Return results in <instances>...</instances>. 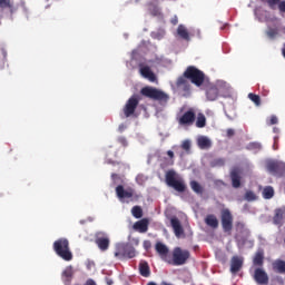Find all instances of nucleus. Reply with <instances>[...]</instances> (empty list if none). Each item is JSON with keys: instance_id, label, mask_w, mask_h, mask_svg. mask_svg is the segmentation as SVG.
Returning a JSON list of instances; mask_svg holds the SVG:
<instances>
[{"instance_id": "de8ad7c7", "label": "nucleus", "mask_w": 285, "mask_h": 285, "mask_svg": "<svg viewBox=\"0 0 285 285\" xmlns=\"http://www.w3.org/2000/svg\"><path fill=\"white\" fill-rule=\"evenodd\" d=\"M118 141L121 144V146H128V140H126V137L118 138Z\"/></svg>"}, {"instance_id": "6ab92c4d", "label": "nucleus", "mask_w": 285, "mask_h": 285, "mask_svg": "<svg viewBox=\"0 0 285 285\" xmlns=\"http://www.w3.org/2000/svg\"><path fill=\"white\" fill-rule=\"evenodd\" d=\"M148 218H142L134 224V230L137 233H148Z\"/></svg>"}, {"instance_id": "39448f33", "label": "nucleus", "mask_w": 285, "mask_h": 285, "mask_svg": "<svg viewBox=\"0 0 285 285\" xmlns=\"http://www.w3.org/2000/svg\"><path fill=\"white\" fill-rule=\"evenodd\" d=\"M165 181L166 185L169 186V188H174L176 193H186V189L188 188L186 186V181H184L181 178H177V171L174 169L166 171Z\"/></svg>"}, {"instance_id": "f03ea898", "label": "nucleus", "mask_w": 285, "mask_h": 285, "mask_svg": "<svg viewBox=\"0 0 285 285\" xmlns=\"http://www.w3.org/2000/svg\"><path fill=\"white\" fill-rule=\"evenodd\" d=\"M116 197L121 202L122 204H130V202H138L141 199V194H137L135 191V188L127 187L124 188V185H118L116 187Z\"/></svg>"}, {"instance_id": "9d476101", "label": "nucleus", "mask_w": 285, "mask_h": 285, "mask_svg": "<svg viewBox=\"0 0 285 285\" xmlns=\"http://www.w3.org/2000/svg\"><path fill=\"white\" fill-rule=\"evenodd\" d=\"M195 119H197V115L195 114L194 109H189L181 116L177 117L179 126H193V124H195Z\"/></svg>"}, {"instance_id": "0eeeda50", "label": "nucleus", "mask_w": 285, "mask_h": 285, "mask_svg": "<svg viewBox=\"0 0 285 285\" xmlns=\"http://www.w3.org/2000/svg\"><path fill=\"white\" fill-rule=\"evenodd\" d=\"M233 223H234V217L230 209L223 208L220 210V224H222L223 233H226L227 235H232Z\"/></svg>"}, {"instance_id": "aec40b11", "label": "nucleus", "mask_w": 285, "mask_h": 285, "mask_svg": "<svg viewBox=\"0 0 285 285\" xmlns=\"http://www.w3.org/2000/svg\"><path fill=\"white\" fill-rule=\"evenodd\" d=\"M155 248L158 255L160 256V258L163 259V262H166V259L170 257L168 256V247L165 244L156 243Z\"/></svg>"}, {"instance_id": "09e8293b", "label": "nucleus", "mask_w": 285, "mask_h": 285, "mask_svg": "<svg viewBox=\"0 0 285 285\" xmlns=\"http://www.w3.org/2000/svg\"><path fill=\"white\" fill-rule=\"evenodd\" d=\"M246 230H248L246 228V224H244V222H240V235H244V233H246Z\"/></svg>"}, {"instance_id": "4be33fe9", "label": "nucleus", "mask_w": 285, "mask_h": 285, "mask_svg": "<svg viewBox=\"0 0 285 285\" xmlns=\"http://www.w3.org/2000/svg\"><path fill=\"white\" fill-rule=\"evenodd\" d=\"M197 146L200 150H208L213 146V142L206 136H200L197 139Z\"/></svg>"}, {"instance_id": "37998d69", "label": "nucleus", "mask_w": 285, "mask_h": 285, "mask_svg": "<svg viewBox=\"0 0 285 285\" xmlns=\"http://www.w3.org/2000/svg\"><path fill=\"white\" fill-rule=\"evenodd\" d=\"M0 8H12L11 0H0Z\"/></svg>"}, {"instance_id": "6e6552de", "label": "nucleus", "mask_w": 285, "mask_h": 285, "mask_svg": "<svg viewBox=\"0 0 285 285\" xmlns=\"http://www.w3.org/2000/svg\"><path fill=\"white\" fill-rule=\"evenodd\" d=\"M95 244L98 246L99 250L106 253L110 248V237L105 232H98L95 235Z\"/></svg>"}, {"instance_id": "473e14b6", "label": "nucleus", "mask_w": 285, "mask_h": 285, "mask_svg": "<svg viewBox=\"0 0 285 285\" xmlns=\"http://www.w3.org/2000/svg\"><path fill=\"white\" fill-rule=\"evenodd\" d=\"M137 252L135 250V247L130 244H126L125 247V257H128V259H132V257H136Z\"/></svg>"}, {"instance_id": "58836bf2", "label": "nucleus", "mask_w": 285, "mask_h": 285, "mask_svg": "<svg viewBox=\"0 0 285 285\" xmlns=\"http://www.w3.org/2000/svg\"><path fill=\"white\" fill-rule=\"evenodd\" d=\"M245 199L246 202H255L257 199V195H255V193L252 190H247L245 193Z\"/></svg>"}, {"instance_id": "c9c22d12", "label": "nucleus", "mask_w": 285, "mask_h": 285, "mask_svg": "<svg viewBox=\"0 0 285 285\" xmlns=\"http://www.w3.org/2000/svg\"><path fill=\"white\" fill-rule=\"evenodd\" d=\"M210 166L213 168H222L223 166H226V159L224 158H216L210 163Z\"/></svg>"}, {"instance_id": "49530a36", "label": "nucleus", "mask_w": 285, "mask_h": 285, "mask_svg": "<svg viewBox=\"0 0 285 285\" xmlns=\"http://www.w3.org/2000/svg\"><path fill=\"white\" fill-rule=\"evenodd\" d=\"M226 135H227L228 138L235 137V129H232V128L227 129Z\"/></svg>"}, {"instance_id": "c85d7f7f", "label": "nucleus", "mask_w": 285, "mask_h": 285, "mask_svg": "<svg viewBox=\"0 0 285 285\" xmlns=\"http://www.w3.org/2000/svg\"><path fill=\"white\" fill-rule=\"evenodd\" d=\"M267 168L269 173H273L274 175H279L282 168H284V165L282 163H269L267 165Z\"/></svg>"}, {"instance_id": "a878e982", "label": "nucleus", "mask_w": 285, "mask_h": 285, "mask_svg": "<svg viewBox=\"0 0 285 285\" xmlns=\"http://www.w3.org/2000/svg\"><path fill=\"white\" fill-rule=\"evenodd\" d=\"M273 271L279 273L281 275L285 274V262L282 259H276L273 264Z\"/></svg>"}, {"instance_id": "f257e3e1", "label": "nucleus", "mask_w": 285, "mask_h": 285, "mask_svg": "<svg viewBox=\"0 0 285 285\" xmlns=\"http://www.w3.org/2000/svg\"><path fill=\"white\" fill-rule=\"evenodd\" d=\"M140 95L146 97V99H151V101H159V104H168V100L170 99L168 94L153 86L142 87L140 89Z\"/></svg>"}, {"instance_id": "a19ab883", "label": "nucleus", "mask_w": 285, "mask_h": 285, "mask_svg": "<svg viewBox=\"0 0 285 285\" xmlns=\"http://www.w3.org/2000/svg\"><path fill=\"white\" fill-rule=\"evenodd\" d=\"M190 140H184L180 145L181 149L185 150L187 154L190 153Z\"/></svg>"}, {"instance_id": "a18cd8bd", "label": "nucleus", "mask_w": 285, "mask_h": 285, "mask_svg": "<svg viewBox=\"0 0 285 285\" xmlns=\"http://www.w3.org/2000/svg\"><path fill=\"white\" fill-rule=\"evenodd\" d=\"M167 155L171 159L170 160V166H173L175 164V160H173V159H175V153L173 150H168Z\"/></svg>"}, {"instance_id": "ddd939ff", "label": "nucleus", "mask_w": 285, "mask_h": 285, "mask_svg": "<svg viewBox=\"0 0 285 285\" xmlns=\"http://www.w3.org/2000/svg\"><path fill=\"white\" fill-rule=\"evenodd\" d=\"M176 87L178 90H183V92H190V81H188V78L183 73V76L178 77L176 81Z\"/></svg>"}, {"instance_id": "9b49d317", "label": "nucleus", "mask_w": 285, "mask_h": 285, "mask_svg": "<svg viewBox=\"0 0 285 285\" xmlns=\"http://www.w3.org/2000/svg\"><path fill=\"white\" fill-rule=\"evenodd\" d=\"M229 177L232 179L233 188H240L242 187V170L239 167H234L229 171Z\"/></svg>"}, {"instance_id": "72a5a7b5", "label": "nucleus", "mask_w": 285, "mask_h": 285, "mask_svg": "<svg viewBox=\"0 0 285 285\" xmlns=\"http://www.w3.org/2000/svg\"><path fill=\"white\" fill-rule=\"evenodd\" d=\"M131 215L132 217H135L136 219H141L144 217V209H141L140 206H134L131 208Z\"/></svg>"}, {"instance_id": "a211bd4d", "label": "nucleus", "mask_w": 285, "mask_h": 285, "mask_svg": "<svg viewBox=\"0 0 285 285\" xmlns=\"http://www.w3.org/2000/svg\"><path fill=\"white\" fill-rule=\"evenodd\" d=\"M285 207L275 209V215L273 217V224L276 226H282L284 224Z\"/></svg>"}, {"instance_id": "f3484780", "label": "nucleus", "mask_w": 285, "mask_h": 285, "mask_svg": "<svg viewBox=\"0 0 285 285\" xmlns=\"http://www.w3.org/2000/svg\"><path fill=\"white\" fill-rule=\"evenodd\" d=\"M139 72L141 77H144L145 79H148L151 82L157 81V76H155V72H153L150 67L140 65Z\"/></svg>"}, {"instance_id": "b1692460", "label": "nucleus", "mask_w": 285, "mask_h": 285, "mask_svg": "<svg viewBox=\"0 0 285 285\" xmlns=\"http://www.w3.org/2000/svg\"><path fill=\"white\" fill-rule=\"evenodd\" d=\"M177 35L180 37V39H184V41H190V33L188 32V29L184 27V24L178 26Z\"/></svg>"}, {"instance_id": "cd10ccee", "label": "nucleus", "mask_w": 285, "mask_h": 285, "mask_svg": "<svg viewBox=\"0 0 285 285\" xmlns=\"http://www.w3.org/2000/svg\"><path fill=\"white\" fill-rule=\"evenodd\" d=\"M254 266H264V249H258L253 259Z\"/></svg>"}, {"instance_id": "4468645a", "label": "nucleus", "mask_w": 285, "mask_h": 285, "mask_svg": "<svg viewBox=\"0 0 285 285\" xmlns=\"http://www.w3.org/2000/svg\"><path fill=\"white\" fill-rule=\"evenodd\" d=\"M170 225L176 237H181V235H184V227L181 226V222L179 218H177V216H173L170 218Z\"/></svg>"}, {"instance_id": "5701e85b", "label": "nucleus", "mask_w": 285, "mask_h": 285, "mask_svg": "<svg viewBox=\"0 0 285 285\" xmlns=\"http://www.w3.org/2000/svg\"><path fill=\"white\" fill-rule=\"evenodd\" d=\"M138 268L141 277H150V265H148V262L141 261Z\"/></svg>"}, {"instance_id": "423d86ee", "label": "nucleus", "mask_w": 285, "mask_h": 285, "mask_svg": "<svg viewBox=\"0 0 285 285\" xmlns=\"http://www.w3.org/2000/svg\"><path fill=\"white\" fill-rule=\"evenodd\" d=\"M185 77H187L189 79V81H191V83H194L195 86H203L204 85V80L206 79V75L204 73V71L197 69L196 67H188L185 70Z\"/></svg>"}, {"instance_id": "7ed1b4c3", "label": "nucleus", "mask_w": 285, "mask_h": 285, "mask_svg": "<svg viewBox=\"0 0 285 285\" xmlns=\"http://www.w3.org/2000/svg\"><path fill=\"white\" fill-rule=\"evenodd\" d=\"M53 250L65 262H72V252L68 238H59L53 243Z\"/></svg>"}, {"instance_id": "7c9ffc66", "label": "nucleus", "mask_w": 285, "mask_h": 285, "mask_svg": "<svg viewBox=\"0 0 285 285\" xmlns=\"http://www.w3.org/2000/svg\"><path fill=\"white\" fill-rule=\"evenodd\" d=\"M189 186H190L191 190H194L196 193V195L204 194V187L197 180H191L189 183Z\"/></svg>"}, {"instance_id": "1a4fd4ad", "label": "nucleus", "mask_w": 285, "mask_h": 285, "mask_svg": "<svg viewBox=\"0 0 285 285\" xmlns=\"http://www.w3.org/2000/svg\"><path fill=\"white\" fill-rule=\"evenodd\" d=\"M137 106H139V96L134 95L127 100L122 109L125 117H132L135 110H137Z\"/></svg>"}, {"instance_id": "dca6fc26", "label": "nucleus", "mask_w": 285, "mask_h": 285, "mask_svg": "<svg viewBox=\"0 0 285 285\" xmlns=\"http://www.w3.org/2000/svg\"><path fill=\"white\" fill-rule=\"evenodd\" d=\"M254 279L257 284H268V274L262 268H256L254 272Z\"/></svg>"}, {"instance_id": "8fccbe9b", "label": "nucleus", "mask_w": 285, "mask_h": 285, "mask_svg": "<svg viewBox=\"0 0 285 285\" xmlns=\"http://www.w3.org/2000/svg\"><path fill=\"white\" fill-rule=\"evenodd\" d=\"M278 10L281 12H285V1H281V3L278 4Z\"/></svg>"}, {"instance_id": "ea45409f", "label": "nucleus", "mask_w": 285, "mask_h": 285, "mask_svg": "<svg viewBox=\"0 0 285 285\" xmlns=\"http://www.w3.org/2000/svg\"><path fill=\"white\" fill-rule=\"evenodd\" d=\"M266 3L271 8V10H275L277 6L279 7V3H282V0H266Z\"/></svg>"}, {"instance_id": "4c0bfd02", "label": "nucleus", "mask_w": 285, "mask_h": 285, "mask_svg": "<svg viewBox=\"0 0 285 285\" xmlns=\"http://www.w3.org/2000/svg\"><path fill=\"white\" fill-rule=\"evenodd\" d=\"M247 150H255V153H259V150H262V144H259V142H249L247 145Z\"/></svg>"}, {"instance_id": "20e7f679", "label": "nucleus", "mask_w": 285, "mask_h": 285, "mask_svg": "<svg viewBox=\"0 0 285 285\" xmlns=\"http://www.w3.org/2000/svg\"><path fill=\"white\" fill-rule=\"evenodd\" d=\"M190 259V252L181 247H175L171 252V257L166 258V264L170 266H184Z\"/></svg>"}, {"instance_id": "5fc2aeb1", "label": "nucleus", "mask_w": 285, "mask_h": 285, "mask_svg": "<svg viewBox=\"0 0 285 285\" xmlns=\"http://www.w3.org/2000/svg\"><path fill=\"white\" fill-rule=\"evenodd\" d=\"M147 285H157L155 282H149Z\"/></svg>"}, {"instance_id": "e433bc0d", "label": "nucleus", "mask_w": 285, "mask_h": 285, "mask_svg": "<svg viewBox=\"0 0 285 285\" xmlns=\"http://www.w3.org/2000/svg\"><path fill=\"white\" fill-rule=\"evenodd\" d=\"M248 99L255 104V106H262V98L256 94H248Z\"/></svg>"}, {"instance_id": "c03bdc74", "label": "nucleus", "mask_w": 285, "mask_h": 285, "mask_svg": "<svg viewBox=\"0 0 285 285\" xmlns=\"http://www.w3.org/2000/svg\"><path fill=\"white\" fill-rule=\"evenodd\" d=\"M279 122L277 116H271L269 120H267V126H275Z\"/></svg>"}, {"instance_id": "c756f323", "label": "nucleus", "mask_w": 285, "mask_h": 285, "mask_svg": "<svg viewBox=\"0 0 285 285\" xmlns=\"http://www.w3.org/2000/svg\"><path fill=\"white\" fill-rule=\"evenodd\" d=\"M195 121L196 128H206V115L202 112L197 114Z\"/></svg>"}, {"instance_id": "79ce46f5", "label": "nucleus", "mask_w": 285, "mask_h": 285, "mask_svg": "<svg viewBox=\"0 0 285 285\" xmlns=\"http://www.w3.org/2000/svg\"><path fill=\"white\" fill-rule=\"evenodd\" d=\"M278 35L277 29H269L266 31V36L268 39H275V37Z\"/></svg>"}, {"instance_id": "f8f14e48", "label": "nucleus", "mask_w": 285, "mask_h": 285, "mask_svg": "<svg viewBox=\"0 0 285 285\" xmlns=\"http://www.w3.org/2000/svg\"><path fill=\"white\" fill-rule=\"evenodd\" d=\"M243 267H244V258L239 256H233L230 261V273L235 275L236 273H239Z\"/></svg>"}, {"instance_id": "2f4dec72", "label": "nucleus", "mask_w": 285, "mask_h": 285, "mask_svg": "<svg viewBox=\"0 0 285 285\" xmlns=\"http://www.w3.org/2000/svg\"><path fill=\"white\" fill-rule=\"evenodd\" d=\"M263 197L264 199H273L275 197V189L272 186H266L263 189Z\"/></svg>"}, {"instance_id": "393cba45", "label": "nucleus", "mask_w": 285, "mask_h": 285, "mask_svg": "<svg viewBox=\"0 0 285 285\" xmlns=\"http://www.w3.org/2000/svg\"><path fill=\"white\" fill-rule=\"evenodd\" d=\"M207 99L209 101H215L219 97V89L217 87H209L206 91Z\"/></svg>"}, {"instance_id": "f704fd0d", "label": "nucleus", "mask_w": 285, "mask_h": 285, "mask_svg": "<svg viewBox=\"0 0 285 285\" xmlns=\"http://www.w3.org/2000/svg\"><path fill=\"white\" fill-rule=\"evenodd\" d=\"M166 36V30L158 29L156 31L151 32V39H157L158 41H161V39Z\"/></svg>"}, {"instance_id": "bb28decb", "label": "nucleus", "mask_w": 285, "mask_h": 285, "mask_svg": "<svg viewBox=\"0 0 285 285\" xmlns=\"http://www.w3.org/2000/svg\"><path fill=\"white\" fill-rule=\"evenodd\" d=\"M115 257L118 259H124V257H126V243H121L116 246Z\"/></svg>"}, {"instance_id": "2eb2a0df", "label": "nucleus", "mask_w": 285, "mask_h": 285, "mask_svg": "<svg viewBox=\"0 0 285 285\" xmlns=\"http://www.w3.org/2000/svg\"><path fill=\"white\" fill-rule=\"evenodd\" d=\"M73 277H75V268H72V266H67L61 274V279L63 284L65 285L72 284Z\"/></svg>"}, {"instance_id": "3c124183", "label": "nucleus", "mask_w": 285, "mask_h": 285, "mask_svg": "<svg viewBox=\"0 0 285 285\" xmlns=\"http://www.w3.org/2000/svg\"><path fill=\"white\" fill-rule=\"evenodd\" d=\"M85 285H97V283L92 278H88Z\"/></svg>"}, {"instance_id": "603ef678", "label": "nucleus", "mask_w": 285, "mask_h": 285, "mask_svg": "<svg viewBox=\"0 0 285 285\" xmlns=\"http://www.w3.org/2000/svg\"><path fill=\"white\" fill-rule=\"evenodd\" d=\"M171 23H173V26H177V23H179V20L177 19V16H175V17L171 19Z\"/></svg>"}, {"instance_id": "864d4df0", "label": "nucleus", "mask_w": 285, "mask_h": 285, "mask_svg": "<svg viewBox=\"0 0 285 285\" xmlns=\"http://www.w3.org/2000/svg\"><path fill=\"white\" fill-rule=\"evenodd\" d=\"M111 179L114 181H117V179H119V175L118 174H111Z\"/></svg>"}, {"instance_id": "412c9836", "label": "nucleus", "mask_w": 285, "mask_h": 285, "mask_svg": "<svg viewBox=\"0 0 285 285\" xmlns=\"http://www.w3.org/2000/svg\"><path fill=\"white\" fill-rule=\"evenodd\" d=\"M205 224L213 229L219 228V219H217V216H215L214 214H208L205 217Z\"/></svg>"}]
</instances>
